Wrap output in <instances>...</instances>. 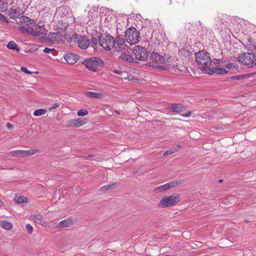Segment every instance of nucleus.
<instances>
[{"instance_id": "obj_1", "label": "nucleus", "mask_w": 256, "mask_h": 256, "mask_svg": "<svg viewBox=\"0 0 256 256\" xmlns=\"http://www.w3.org/2000/svg\"><path fill=\"white\" fill-rule=\"evenodd\" d=\"M82 64L90 70L96 72L99 71L98 67L102 66L104 63L103 60L100 58L92 57L84 60Z\"/></svg>"}, {"instance_id": "obj_2", "label": "nucleus", "mask_w": 256, "mask_h": 256, "mask_svg": "<svg viewBox=\"0 0 256 256\" xmlns=\"http://www.w3.org/2000/svg\"><path fill=\"white\" fill-rule=\"evenodd\" d=\"M195 57L196 62L198 65L201 66L199 68L202 71V68L204 66L208 67L211 64V59L210 54L204 50H200L195 54Z\"/></svg>"}, {"instance_id": "obj_3", "label": "nucleus", "mask_w": 256, "mask_h": 256, "mask_svg": "<svg viewBox=\"0 0 256 256\" xmlns=\"http://www.w3.org/2000/svg\"><path fill=\"white\" fill-rule=\"evenodd\" d=\"M238 61L242 64L251 68L255 64L256 58L255 54L252 52H244L238 57Z\"/></svg>"}, {"instance_id": "obj_4", "label": "nucleus", "mask_w": 256, "mask_h": 256, "mask_svg": "<svg viewBox=\"0 0 256 256\" xmlns=\"http://www.w3.org/2000/svg\"><path fill=\"white\" fill-rule=\"evenodd\" d=\"M125 38L130 44H135L140 41V33L134 28H129L126 32Z\"/></svg>"}, {"instance_id": "obj_5", "label": "nucleus", "mask_w": 256, "mask_h": 256, "mask_svg": "<svg viewBox=\"0 0 256 256\" xmlns=\"http://www.w3.org/2000/svg\"><path fill=\"white\" fill-rule=\"evenodd\" d=\"M180 201L178 194H172L166 198L162 199L158 204L160 207L168 208L176 204Z\"/></svg>"}, {"instance_id": "obj_6", "label": "nucleus", "mask_w": 256, "mask_h": 256, "mask_svg": "<svg viewBox=\"0 0 256 256\" xmlns=\"http://www.w3.org/2000/svg\"><path fill=\"white\" fill-rule=\"evenodd\" d=\"M99 42L104 48L108 50L113 48L115 45L114 38L108 34H102L100 38Z\"/></svg>"}, {"instance_id": "obj_7", "label": "nucleus", "mask_w": 256, "mask_h": 256, "mask_svg": "<svg viewBox=\"0 0 256 256\" xmlns=\"http://www.w3.org/2000/svg\"><path fill=\"white\" fill-rule=\"evenodd\" d=\"M133 52L136 58L139 60H145L148 57V52L146 48L140 46H136Z\"/></svg>"}, {"instance_id": "obj_8", "label": "nucleus", "mask_w": 256, "mask_h": 256, "mask_svg": "<svg viewBox=\"0 0 256 256\" xmlns=\"http://www.w3.org/2000/svg\"><path fill=\"white\" fill-rule=\"evenodd\" d=\"M72 36L74 39L78 38V44L81 49H86L90 45V40L86 36H78L76 34L74 33Z\"/></svg>"}, {"instance_id": "obj_9", "label": "nucleus", "mask_w": 256, "mask_h": 256, "mask_svg": "<svg viewBox=\"0 0 256 256\" xmlns=\"http://www.w3.org/2000/svg\"><path fill=\"white\" fill-rule=\"evenodd\" d=\"M202 71L204 73L208 74H212L214 73L218 74H223L228 72V70L223 68H209L206 66L202 68Z\"/></svg>"}, {"instance_id": "obj_10", "label": "nucleus", "mask_w": 256, "mask_h": 256, "mask_svg": "<svg viewBox=\"0 0 256 256\" xmlns=\"http://www.w3.org/2000/svg\"><path fill=\"white\" fill-rule=\"evenodd\" d=\"M116 42H115L114 49L118 52H126V50H128L126 46L124 44V40L123 38L119 36L116 37Z\"/></svg>"}, {"instance_id": "obj_11", "label": "nucleus", "mask_w": 256, "mask_h": 256, "mask_svg": "<svg viewBox=\"0 0 256 256\" xmlns=\"http://www.w3.org/2000/svg\"><path fill=\"white\" fill-rule=\"evenodd\" d=\"M34 28L32 27V35L34 36H38L41 34H46V30L44 26L36 24Z\"/></svg>"}, {"instance_id": "obj_12", "label": "nucleus", "mask_w": 256, "mask_h": 256, "mask_svg": "<svg viewBox=\"0 0 256 256\" xmlns=\"http://www.w3.org/2000/svg\"><path fill=\"white\" fill-rule=\"evenodd\" d=\"M23 13L20 8H10L8 11V15L12 19H16L19 18Z\"/></svg>"}, {"instance_id": "obj_13", "label": "nucleus", "mask_w": 256, "mask_h": 256, "mask_svg": "<svg viewBox=\"0 0 256 256\" xmlns=\"http://www.w3.org/2000/svg\"><path fill=\"white\" fill-rule=\"evenodd\" d=\"M178 185V182L176 181L168 182L164 185L157 187L156 190L160 192H164L171 188H174Z\"/></svg>"}, {"instance_id": "obj_14", "label": "nucleus", "mask_w": 256, "mask_h": 256, "mask_svg": "<svg viewBox=\"0 0 256 256\" xmlns=\"http://www.w3.org/2000/svg\"><path fill=\"white\" fill-rule=\"evenodd\" d=\"M64 58L68 64H72L78 60V56L76 54L70 53L66 54Z\"/></svg>"}, {"instance_id": "obj_15", "label": "nucleus", "mask_w": 256, "mask_h": 256, "mask_svg": "<svg viewBox=\"0 0 256 256\" xmlns=\"http://www.w3.org/2000/svg\"><path fill=\"white\" fill-rule=\"evenodd\" d=\"M150 58L153 62L156 64H160L164 61V58L162 56L158 53H152L150 54Z\"/></svg>"}, {"instance_id": "obj_16", "label": "nucleus", "mask_w": 256, "mask_h": 256, "mask_svg": "<svg viewBox=\"0 0 256 256\" xmlns=\"http://www.w3.org/2000/svg\"><path fill=\"white\" fill-rule=\"evenodd\" d=\"M19 24H26L28 27H30V26H32L34 24V20L26 16H22L20 17Z\"/></svg>"}, {"instance_id": "obj_17", "label": "nucleus", "mask_w": 256, "mask_h": 256, "mask_svg": "<svg viewBox=\"0 0 256 256\" xmlns=\"http://www.w3.org/2000/svg\"><path fill=\"white\" fill-rule=\"evenodd\" d=\"M245 48L248 52H256V42L252 40L248 39L244 44Z\"/></svg>"}, {"instance_id": "obj_18", "label": "nucleus", "mask_w": 256, "mask_h": 256, "mask_svg": "<svg viewBox=\"0 0 256 256\" xmlns=\"http://www.w3.org/2000/svg\"><path fill=\"white\" fill-rule=\"evenodd\" d=\"M73 224V220L72 218H68L60 222L58 224V228H67L72 226Z\"/></svg>"}, {"instance_id": "obj_19", "label": "nucleus", "mask_w": 256, "mask_h": 256, "mask_svg": "<svg viewBox=\"0 0 256 256\" xmlns=\"http://www.w3.org/2000/svg\"><path fill=\"white\" fill-rule=\"evenodd\" d=\"M86 124V122L82 118H76L70 121V124L72 126L74 127H78L82 126Z\"/></svg>"}, {"instance_id": "obj_20", "label": "nucleus", "mask_w": 256, "mask_h": 256, "mask_svg": "<svg viewBox=\"0 0 256 256\" xmlns=\"http://www.w3.org/2000/svg\"><path fill=\"white\" fill-rule=\"evenodd\" d=\"M38 152V150L34 149H30L29 150H20L21 157H26L36 154Z\"/></svg>"}, {"instance_id": "obj_21", "label": "nucleus", "mask_w": 256, "mask_h": 256, "mask_svg": "<svg viewBox=\"0 0 256 256\" xmlns=\"http://www.w3.org/2000/svg\"><path fill=\"white\" fill-rule=\"evenodd\" d=\"M48 37L52 40L58 42L62 39V35L59 32H51L48 34Z\"/></svg>"}, {"instance_id": "obj_22", "label": "nucleus", "mask_w": 256, "mask_h": 256, "mask_svg": "<svg viewBox=\"0 0 256 256\" xmlns=\"http://www.w3.org/2000/svg\"><path fill=\"white\" fill-rule=\"evenodd\" d=\"M85 94L91 98H100L103 97L102 94L93 92H87L85 93Z\"/></svg>"}, {"instance_id": "obj_23", "label": "nucleus", "mask_w": 256, "mask_h": 256, "mask_svg": "<svg viewBox=\"0 0 256 256\" xmlns=\"http://www.w3.org/2000/svg\"><path fill=\"white\" fill-rule=\"evenodd\" d=\"M183 106L178 104H174L170 106L171 110L176 112H180Z\"/></svg>"}, {"instance_id": "obj_24", "label": "nucleus", "mask_w": 256, "mask_h": 256, "mask_svg": "<svg viewBox=\"0 0 256 256\" xmlns=\"http://www.w3.org/2000/svg\"><path fill=\"white\" fill-rule=\"evenodd\" d=\"M0 226L6 230H10L12 228V224L5 220L0 222Z\"/></svg>"}, {"instance_id": "obj_25", "label": "nucleus", "mask_w": 256, "mask_h": 256, "mask_svg": "<svg viewBox=\"0 0 256 256\" xmlns=\"http://www.w3.org/2000/svg\"><path fill=\"white\" fill-rule=\"evenodd\" d=\"M118 186V184L116 182L112 183L110 184H108L106 186H104L100 188V190L102 191H106L108 190L113 189L117 187Z\"/></svg>"}, {"instance_id": "obj_26", "label": "nucleus", "mask_w": 256, "mask_h": 256, "mask_svg": "<svg viewBox=\"0 0 256 256\" xmlns=\"http://www.w3.org/2000/svg\"><path fill=\"white\" fill-rule=\"evenodd\" d=\"M126 52H124V50L123 52H122L121 56H120V58L122 60L126 61V62H130L132 60V58L130 56L127 54H126Z\"/></svg>"}, {"instance_id": "obj_27", "label": "nucleus", "mask_w": 256, "mask_h": 256, "mask_svg": "<svg viewBox=\"0 0 256 256\" xmlns=\"http://www.w3.org/2000/svg\"><path fill=\"white\" fill-rule=\"evenodd\" d=\"M33 218L35 222L40 224H42V214H34Z\"/></svg>"}, {"instance_id": "obj_28", "label": "nucleus", "mask_w": 256, "mask_h": 256, "mask_svg": "<svg viewBox=\"0 0 256 256\" xmlns=\"http://www.w3.org/2000/svg\"><path fill=\"white\" fill-rule=\"evenodd\" d=\"M7 47L9 49L16 50L17 52L20 50L19 48L14 42H10L7 45Z\"/></svg>"}, {"instance_id": "obj_29", "label": "nucleus", "mask_w": 256, "mask_h": 256, "mask_svg": "<svg viewBox=\"0 0 256 256\" xmlns=\"http://www.w3.org/2000/svg\"><path fill=\"white\" fill-rule=\"evenodd\" d=\"M14 200L16 203L18 204H20V203H24L26 202L27 203L28 202V198L24 196H20L18 198H16Z\"/></svg>"}, {"instance_id": "obj_30", "label": "nucleus", "mask_w": 256, "mask_h": 256, "mask_svg": "<svg viewBox=\"0 0 256 256\" xmlns=\"http://www.w3.org/2000/svg\"><path fill=\"white\" fill-rule=\"evenodd\" d=\"M18 29L20 32H22V33H28V34H30L32 35V27H28V28H26L24 26H20Z\"/></svg>"}, {"instance_id": "obj_31", "label": "nucleus", "mask_w": 256, "mask_h": 256, "mask_svg": "<svg viewBox=\"0 0 256 256\" xmlns=\"http://www.w3.org/2000/svg\"><path fill=\"white\" fill-rule=\"evenodd\" d=\"M47 110L46 109L40 108L36 110L34 112V116H40L44 114L46 112Z\"/></svg>"}, {"instance_id": "obj_32", "label": "nucleus", "mask_w": 256, "mask_h": 256, "mask_svg": "<svg viewBox=\"0 0 256 256\" xmlns=\"http://www.w3.org/2000/svg\"><path fill=\"white\" fill-rule=\"evenodd\" d=\"M9 154L12 156L21 157L20 150L12 151Z\"/></svg>"}, {"instance_id": "obj_33", "label": "nucleus", "mask_w": 256, "mask_h": 256, "mask_svg": "<svg viewBox=\"0 0 256 256\" xmlns=\"http://www.w3.org/2000/svg\"><path fill=\"white\" fill-rule=\"evenodd\" d=\"M226 68L228 70H233L236 69L238 68V66L234 63H228L225 66Z\"/></svg>"}, {"instance_id": "obj_34", "label": "nucleus", "mask_w": 256, "mask_h": 256, "mask_svg": "<svg viewBox=\"0 0 256 256\" xmlns=\"http://www.w3.org/2000/svg\"><path fill=\"white\" fill-rule=\"evenodd\" d=\"M177 151H178V149H176V148H171V149L168 150H166V152H165L164 153L163 156H167L168 155L172 154Z\"/></svg>"}, {"instance_id": "obj_35", "label": "nucleus", "mask_w": 256, "mask_h": 256, "mask_svg": "<svg viewBox=\"0 0 256 256\" xmlns=\"http://www.w3.org/2000/svg\"><path fill=\"white\" fill-rule=\"evenodd\" d=\"M88 111L86 110L81 109L78 111V116H85L88 114Z\"/></svg>"}, {"instance_id": "obj_36", "label": "nucleus", "mask_w": 256, "mask_h": 256, "mask_svg": "<svg viewBox=\"0 0 256 256\" xmlns=\"http://www.w3.org/2000/svg\"><path fill=\"white\" fill-rule=\"evenodd\" d=\"M232 80H240L244 79V76L243 74H239L237 76H232L230 78Z\"/></svg>"}, {"instance_id": "obj_37", "label": "nucleus", "mask_w": 256, "mask_h": 256, "mask_svg": "<svg viewBox=\"0 0 256 256\" xmlns=\"http://www.w3.org/2000/svg\"><path fill=\"white\" fill-rule=\"evenodd\" d=\"M60 105H62V104L61 102H56L52 106L48 108L49 110H52L56 109L59 107Z\"/></svg>"}, {"instance_id": "obj_38", "label": "nucleus", "mask_w": 256, "mask_h": 256, "mask_svg": "<svg viewBox=\"0 0 256 256\" xmlns=\"http://www.w3.org/2000/svg\"><path fill=\"white\" fill-rule=\"evenodd\" d=\"M26 229L27 230L29 234H31L33 230V228L32 226L30 224H27L26 226Z\"/></svg>"}, {"instance_id": "obj_39", "label": "nucleus", "mask_w": 256, "mask_h": 256, "mask_svg": "<svg viewBox=\"0 0 256 256\" xmlns=\"http://www.w3.org/2000/svg\"><path fill=\"white\" fill-rule=\"evenodd\" d=\"M0 20L6 22V24L8 23V20L4 16L0 13Z\"/></svg>"}, {"instance_id": "obj_40", "label": "nucleus", "mask_w": 256, "mask_h": 256, "mask_svg": "<svg viewBox=\"0 0 256 256\" xmlns=\"http://www.w3.org/2000/svg\"><path fill=\"white\" fill-rule=\"evenodd\" d=\"M213 62L215 64L220 65L222 63V60L220 59H214Z\"/></svg>"}, {"instance_id": "obj_41", "label": "nucleus", "mask_w": 256, "mask_h": 256, "mask_svg": "<svg viewBox=\"0 0 256 256\" xmlns=\"http://www.w3.org/2000/svg\"><path fill=\"white\" fill-rule=\"evenodd\" d=\"M21 70L24 72H25L26 74H32V72H31L30 71H29L25 67H22L21 68H20Z\"/></svg>"}, {"instance_id": "obj_42", "label": "nucleus", "mask_w": 256, "mask_h": 256, "mask_svg": "<svg viewBox=\"0 0 256 256\" xmlns=\"http://www.w3.org/2000/svg\"><path fill=\"white\" fill-rule=\"evenodd\" d=\"M54 48H45L43 52L45 53H46V54H50V53L52 51H54Z\"/></svg>"}, {"instance_id": "obj_43", "label": "nucleus", "mask_w": 256, "mask_h": 256, "mask_svg": "<svg viewBox=\"0 0 256 256\" xmlns=\"http://www.w3.org/2000/svg\"><path fill=\"white\" fill-rule=\"evenodd\" d=\"M254 74V73H250V74H243V75H244V79H245V78L251 77Z\"/></svg>"}, {"instance_id": "obj_44", "label": "nucleus", "mask_w": 256, "mask_h": 256, "mask_svg": "<svg viewBox=\"0 0 256 256\" xmlns=\"http://www.w3.org/2000/svg\"><path fill=\"white\" fill-rule=\"evenodd\" d=\"M92 44H97L98 42V40L97 38H92Z\"/></svg>"}, {"instance_id": "obj_45", "label": "nucleus", "mask_w": 256, "mask_h": 256, "mask_svg": "<svg viewBox=\"0 0 256 256\" xmlns=\"http://www.w3.org/2000/svg\"><path fill=\"white\" fill-rule=\"evenodd\" d=\"M191 114V112H186L185 114H183V116H184V117H188V116H189Z\"/></svg>"}, {"instance_id": "obj_46", "label": "nucleus", "mask_w": 256, "mask_h": 256, "mask_svg": "<svg viewBox=\"0 0 256 256\" xmlns=\"http://www.w3.org/2000/svg\"><path fill=\"white\" fill-rule=\"evenodd\" d=\"M6 126L8 129L12 128H13L12 125L10 123H7Z\"/></svg>"}, {"instance_id": "obj_47", "label": "nucleus", "mask_w": 256, "mask_h": 256, "mask_svg": "<svg viewBox=\"0 0 256 256\" xmlns=\"http://www.w3.org/2000/svg\"><path fill=\"white\" fill-rule=\"evenodd\" d=\"M157 66L158 68H160V70H166V69L165 66Z\"/></svg>"}, {"instance_id": "obj_48", "label": "nucleus", "mask_w": 256, "mask_h": 256, "mask_svg": "<svg viewBox=\"0 0 256 256\" xmlns=\"http://www.w3.org/2000/svg\"><path fill=\"white\" fill-rule=\"evenodd\" d=\"M114 72L116 74H120V72L118 70H114Z\"/></svg>"}, {"instance_id": "obj_49", "label": "nucleus", "mask_w": 256, "mask_h": 256, "mask_svg": "<svg viewBox=\"0 0 256 256\" xmlns=\"http://www.w3.org/2000/svg\"><path fill=\"white\" fill-rule=\"evenodd\" d=\"M114 112L116 113L117 114H120V112L118 110H114Z\"/></svg>"}, {"instance_id": "obj_50", "label": "nucleus", "mask_w": 256, "mask_h": 256, "mask_svg": "<svg viewBox=\"0 0 256 256\" xmlns=\"http://www.w3.org/2000/svg\"><path fill=\"white\" fill-rule=\"evenodd\" d=\"M3 204V202L0 200V207Z\"/></svg>"}, {"instance_id": "obj_51", "label": "nucleus", "mask_w": 256, "mask_h": 256, "mask_svg": "<svg viewBox=\"0 0 256 256\" xmlns=\"http://www.w3.org/2000/svg\"><path fill=\"white\" fill-rule=\"evenodd\" d=\"M72 38H70V42H71L72 40Z\"/></svg>"}, {"instance_id": "obj_52", "label": "nucleus", "mask_w": 256, "mask_h": 256, "mask_svg": "<svg viewBox=\"0 0 256 256\" xmlns=\"http://www.w3.org/2000/svg\"><path fill=\"white\" fill-rule=\"evenodd\" d=\"M180 145H178V148H180Z\"/></svg>"}, {"instance_id": "obj_53", "label": "nucleus", "mask_w": 256, "mask_h": 256, "mask_svg": "<svg viewBox=\"0 0 256 256\" xmlns=\"http://www.w3.org/2000/svg\"><path fill=\"white\" fill-rule=\"evenodd\" d=\"M89 157H91L92 156V155H89L88 156Z\"/></svg>"}, {"instance_id": "obj_54", "label": "nucleus", "mask_w": 256, "mask_h": 256, "mask_svg": "<svg viewBox=\"0 0 256 256\" xmlns=\"http://www.w3.org/2000/svg\"><path fill=\"white\" fill-rule=\"evenodd\" d=\"M255 64L256 65V64Z\"/></svg>"}]
</instances>
